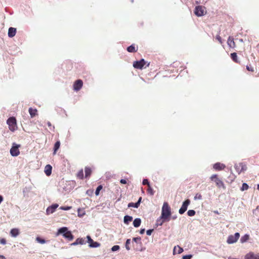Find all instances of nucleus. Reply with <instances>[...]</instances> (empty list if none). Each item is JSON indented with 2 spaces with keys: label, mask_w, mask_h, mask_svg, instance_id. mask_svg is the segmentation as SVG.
I'll list each match as a JSON object with an SVG mask.
<instances>
[{
  "label": "nucleus",
  "mask_w": 259,
  "mask_h": 259,
  "mask_svg": "<svg viewBox=\"0 0 259 259\" xmlns=\"http://www.w3.org/2000/svg\"><path fill=\"white\" fill-rule=\"evenodd\" d=\"M210 180L215 183V184L218 188H223L224 189H225V186L223 182L219 179L217 175H213L211 176Z\"/></svg>",
  "instance_id": "4"
},
{
  "label": "nucleus",
  "mask_w": 259,
  "mask_h": 259,
  "mask_svg": "<svg viewBox=\"0 0 259 259\" xmlns=\"http://www.w3.org/2000/svg\"><path fill=\"white\" fill-rule=\"evenodd\" d=\"M195 14L198 16H202L204 14V7L201 6H196L194 11Z\"/></svg>",
  "instance_id": "9"
},
{
  "label": "nucleus",
  "mask_w": 259,
  "mask_h": 259,
  "mask_svg": "<svg viewBox=\"0 0 259 259\" xmlns=\"http://www.w3.org/2000/svg\"><path fill=\"white\" fill-rule=\"evenodd\" d=\"M131 243V239H128L126 240L125 242V248L127 250H129L130 249V244Z\"/></svg>",
  "instance_id": "35"
},
{
  "label": "nucleus",
  "mask_w": 259,
  "mask_h": 259,
  "mask_svg": "<svg viewBox=\"0 0 259 259\" xmlns=\"http://www.w3.org/2000/svg\"><path fill=\"white\" fill-rule=\"evenodd\" d=\"M246 69L250 72H253L255 70L254 68L251 64H248L246 65Z\"/></svg>",
  "instance_id": "31"
},
{
  "label": "nucleus",
  "mask_w": 259,
  "mask_h": 259,
  "mask_svg": "<svg viewBox=\"0 0 259 259\" xmlns=\"http://www.w3.org/2000/svg\"><path fill=\"white\" fill-rule=\"evenodd\" d=\"M142 184L144 185H147L148 186L150 185V184L147 179H144L143 181Z\"/></svg>",
  "instance_id": "44"
},
{
  "label": "nucleus",
  "mask_w": 259,
  "mask_h": 259,
  "mask_svg": "<svg viewBox=\"0 0 259 259\" xmlns=\"http://www.w3.org/2000/svg\"><path fill=\"white\" fill-rule=\"evenodd\" d=\"M83 85V82L81 79L76 80L73 84V90L75 91L80 90Z\"/></svg>",
  "instance_id": "11"
},
{
  "label": "nucleus",
  "mask_w": 259,
  "mask_h": 259,
  "mask_svg": "<svg viewBox=\"0 0 259 259\" xmlns=\"http://www.w3.org/2000/svg\"><path fill=\"white\" fill-rule=\"evenodd\" d=\"M190 203V200L189 199L186 200L183 203V204L179 210V212L180 214H183L187 209L188 206Z\"/></svg>",
  "instance_id": "10"
},
{
  "label": "nucleus",
  "mask_w": 259,
  "mask_h": 259,
  "mask_svg": "<svg viewBox=\"0 0 259 259\" xmlns=\"http://www.w3.org/2000/svg\"><path fill=\"white\" fill-rule=\"evenodd\" d=\"M47 124H48V126H49V127H51V126H52V124H51V122H49V121H48V122H47Z\"/></svg>",
  "instance_id": "53"
},
{
  "label": "nucleus",
  "mask_w": 259,
  "mask_h": 259,
  "mask_svg": "<svg viewBox=\"0 0 259 259\" xmlns=\"http://www.w3.org/2000/svg\"><path fill=\"white\" fill-rule=\"evenodd\" d=\"M71 245H76L78 244H77V242H76V241H75L74 242L72 243Z\"/></svg>",
  "instance_id": "52"
},
{
  "label": "nucleus",
  "mask_w": 259,
  "mask_h": 259,
  "mask_svg": "<svg viewBox=\"0 0 259 259\" xmlns=\"http://www.w3.org/2000/svg\"><path fill=\"white\" fill-rule=\"evenodd\" d=\"M138 50V47L133 44L127 48V51L130 53H135Z\"/></svg>",
  "instance_id": "17"
},
{
  "label": "nucleus",
  "mask_w": 259,
  "mask_h": 259,
  "mask_svg": "<svg viewBox=\"0 0 259 259\" xmlns=\"http://www.w3.org/2000/svg\"><path fill=\"white\" fill-rule=\"evenodd\" d=\"M141 223V220L139 218L135 219L133 222V225L135 227H139Z\"/></svg>",
  "instance_id": "25"
},
{
  "label": "nucleus",
  "mask_w": 259,
  "mask_h": 259,
  "mask_svg": "<svg viewBox=\"0 0 259 259\" xmlns=\"http://www.w3.org/2000/svg\"><path fill=\"white\" fill-rule=\"evenodd\" d=\"M141 238L140 237H135L133 238V241L138 243V242L140 241Z\"/></svg>",
  "instance_id": "48"
},
{
  "label": "nucleus",
  "mask_w": 259,
  "mask_h": 259,
  "mask_svg": "<svg viewBox=\"0 0 259 259\" xmlns=\"http://www.w3.org/2000/svg\"><path fill=\"white\" fill-rule=\"evenodd\" d=\"M168 221H169L167 220V219H164L162 218V216H160V217L157 220L156 223L157 225L161 226L164 223Z\"/></svg>",
  "instance_id": "23"
},
{
  "label": "nucleus",
  "mask_w": 259,
  "mask_h": 259,
  "mask_svg": "<svg viewBox=\"0 0 259 259\" xmlns=\"http://www.w3.org/2000/svg\"><path fill=\"white\" fill-rule=\"evenodd\" d=\"M202 199V195L200 193H197L196 194L195 196H194V199L195 200H200Z\"/></svg>",
  "instance_id": "39"
},
{
  "label": "nucleus",
  "mask_w": 259,
  "mask_h": 259,
  "mask_svg": "<svg viewBox=\"0 0 259 259\" xmlns=\"http://www.w3.org/2000/svg\"><path fill=\"white\" fill-rule=\"evenodd\" d=\"M153 231V229L148 230L146 232L147 235L148 236L151 235Z\"/></svg>",
  "instance_id": "49"
},
{
  "label": "nucleus",
  "mask_w": 259,
  "mask_h": 259,
  "mask_svg": "<svg viewBox=\"0 0 259 259\" xmlns=\"http://www.w3.org/2000/svg\"><path fill=\"white\" fill-rule=\"evenodd\" d=\"M28 111L31 118L35 117L37 114V110L35 108H29Z\"/></svg>",
  "instance_id": "20"
},
{
  "label": "nucleus",
  "mask_w": 259,
  "mask_h": 259,
  "mask_svg": "<svg viewBox=\"0 0 259 259\" xmlns=\"http://www.w3.org/2000/svg\"><path fill=\"white\" fill-rule=\"evenodd\" d=\"M36 240L38 242L40 243L41 244H44L46 242L45 240L41 239L40 237H37L36 238Z\"/></svg>",
  "instance_id": "40"
},
{
  "label": "nucleus",
  "mask_w": 259,
  "mask_h": 259,
  "mask_svg": "<svg viewBox=\"0 0 259 259\" xmlns=\"http://www.w3.org/2000/svg\"><path fill=\"white\" fill-rule=\"evenodd\" d=\"M240 237L239 233H236L234 235H230L228 237L227 239V243L232 244L236 242Z\"/></svg>",
  "instance_id": "8"
},
{
  "label": "nucleus",
  "mask_w": 259,
  "mask_h": 259,
  "mask_svg": "<svg viewBox=\"0 0 259 259\" xmlns=\"http://www.w3.org/2000/svg\"><path fill=\"white\" fill-rule=\"evenodd\" d=\"M85 171V178H89L92 172L91 168L89 167L86 166L84 168Z\"/></svg>",
  "instance_id": "24"
},
{
  "label": "nucleus",
  "mask_w": 259,
  "mask_h": 259,
  "mask_svg": "<svg viewBox=\"0 0 259 259\" xmlns=\"http://www.w3.org/2000/svg\"><path fill=\"white\" fill-rule=\"evenodd\" d=\"M88 241V243H90V244H92L93 242V240L91 238L90 236H87Z\"/></svg>",
  "instance_id": "46"
},
{
  "label": "nucleus",
  "mask_w": 259,
  "mask_h": 259,
  "mask_svg": "<svg viewBox=\"0 0 259 259\" xmlns=\"http://www.w3.org/2000/svg\"><path fill=\"white\" fill-rule=\"evenodd\" d=\"M141 200H142V197H140L139 198L138 201L136 203H133V202L129 203L128 204V207H135V208H138L139 206H140Z\"/></svg>",
  "instance_id": "16"
},
{
  "label": "nucleus",
  "mask_w": 259,
  "mask_h": 259,
  "mask_svg": "<svg viewBox=\"0 0 259 259\" xmlns=\"http://www.w3.org/2000/svg\"><path fill=\"white\" fill-rule=\"evenodd\" d=\"M16 33V29L14 27H10L8 30V36L10 37H13L14 36Z\"/></svg>",
  "instance_id": "19"
},
{
  "label": "nucleus",
  "mask_w": 259,
  "mask_h": 259,
  "mask_svg": "<svg viewBox=\"0 0 259 259\" xmlns=\"http://www.w3.org/2000/svg\"><path fill=\"white\" fill-rule=\"evenodd\" d=\"M100 245V244L97 242H94L93 241V242L90 244V246L91 247H99Z\"/></svg>",
  "instance_id": "33"
},
{
  "label": "nucleus",
  "mask_w": 259,
  "mask_h": 259,
  "mask_svg": "<svg viewBox=\"0 0 259 259\" xmlns=\"http://www.w3.org/2000/svg\"><path fill=\"white\" fill-rule=\"evenodd\" d=\"M144 232H145L144 229H141L140 232V234H143Z\"/></svg>",
  "instance_id": "51"
},
{
  "label": "nucleus",
  "mask_w": 259,
  "mask_h": 259,
  "mask_svg": "<svg viewBox=\"0 0 259 259\" xmlns=\"http://www.w3.org/2000/svg\"><path fill=\"white\" fill-rule=\"evenodd\" d=\"M71 208V206H61L60 209L64 210H68Z\"/></svg>",
  "instance_id": "42"
},
{
  "label": "nucleus",
  "mask_w": 259,
  "mask_h": 259,
  "mask_svg": "<svg viewBox=\"0 0 259 259\" xmlns=\"http://www.w3.org/2000/svg\"><path fill=\"white\" fill-rule=\"evenodd\" d=\"M257 189L259 190V184L257 185Z\"/></svg>",
  "instance_id": "58"
},
{
  "label": "nucleus",
  "mask_w": 259,
  "mask_h": 259,
  "mask_svg": "<svg viewBox=\"0 0 259 259\" xmlns=\"http://www.w3.org/2000/svg\"><path fill=\"white\" fill-rule=\"evenodd\" d=\"M58 207V204H54L51 206L48 207L46 210V212L47 214H50L53 213L56 210V209Z\"/></svg>",
  "instance_id": "12"
},
{
  "label": "nucleus",
  "mask_w": 259,
  "mask_h": 259,
  "mask_svg": "<svg viewBox=\"0 0 259 259\" xmlns=\"http://www.w3.org/2000/svg\"><path fill=\"white\" fill-rule=\"evenodd\" d=\"M0 258L2 259H5V257L3 255H0Z\"/></svg>",
  "instance_id": "55"
},
{
  "label": "nucleus",
  "mask_w": 259,
  "mask_h": 259,
  "mask_svg": "<svg viewBox=\"0 0 259 259\" xmlns=\"http://www.w3.org/2000/svg\"><path fill=\"white\" fill-rule=\"evenodd\" d=\"M249 188L248 185L246 183H243L242 184V187L241 188L240 190L242 191H243L244 190H247Z\"/></svg>",
  "instance_id": "32"
},
{
  "label": "nucleus",
  "mask_w": 259,
  "mask_h": 259,
  "mask_svg": "<svg viewBox=\"0 0 259 259\" xmlns=\"http://www.w3.org/2000/svg\"><path fill=\"white\" fill-rule=\"evenodd\" d=\"M227 44L229 47L234 48L236 47L235 42L234 41V38L232 36H229L227 40Z\"/></svg>",
  "instance_id": "15"
},
{
  "label": "nucleus",
  "mask_w": 259,
  "mask_h": 259,
  "mask_svg": "<svg viewBox=\"0 0 259 259\" xmlns=\"http://www.w3.org/2000/svg\"><path fill=\"white\" fill-rule=\"evenodd\" d=\"M192 257V255L189 254V255H184L183 256V259H191Z\"/></svg>",
  "instance_id": "45"
},
{
  "label": "nucleus",
  "mask_w": 259,
  "mask_h": 259,
  "mask_svg": "<svg viewBox=\"0 0 259 259\" xmlns=\"http://www.w3.org/2000/svg\"><path fill=\"white\" fill-rule=\"evenodd\" d=\"M249 239V236L247 235H244V236H243L241 238V242H245L246 241H247L248 239Z\"/></svg>",
  "instance_id": "38"
},
{
  "label": "nucleus",
  "mask_w": 259,
  "mask_h": 259,
  "mask_svg": "<svg viewBox=\"0 0 259 259\" xmlns=\"http://www.w3.org/2000/svg\"><path fill=\"white\" fill-rule=\"evenodd\" d=\"M215 38L217 40H218L219 41V42L220 43V44H222L223 43V41H222V39L221 38V37L219 35H217L215 37Z\"/></svg>",
  "instance_id": "43"
},
{
  "label": "nucleus",
  "mask_w": 259,
  "mask_h": 259,
  "mask_svg": "<svg viewBox=\"0 0 259 259\" xmlns=\"http://www.w3.org/2000/svg\"><path fill=\"white\" fill-rule=\"evenodd\" d=\"M52 167L51 165L48 164L45 167V172L47 176H50L52 174Z\"/></svg>",
  "instance_id": "18"
},
{
  "label": "nucleus",
  "mask_w": 259,
  "mask_h": 259,
  "mask_svg": "<svg viewBox=\"0 0 259 259\" xmlns=\"http://www.w3.org/2000/svg\"><path fill=\"white\" fill-rule=\"evenodd\" d=\"M7 123L9 126V129L12 132H14L17 128L16 119L15 117H10L7 119Z\"/></svg>",
  "instance_id": "3"
},
{
  "label": "nucleus",
  "mask_w": 259,
  "mask_h": 259,
  "mask_svg": "<svg viewBox=\"0 0 259 259\" xmlns=\"http://www.w3.org/2000/svg\"><path fill=\"white\" fill-rule=\"evenodd\" d=\"M120 183L122 184H125L127 183V182H126V180H124V179H121L120 181Z\"/></svg>",
  "instance_id": "50"
},
{
  "label": "nucleus",
  "mask_w": 259,
  "mask_h": 259,
  "mask_svg": "<svg viewBox=\"0 0 259 259\" xmlns=\"http://www.w3.org/2000/svg\"><path fill=\"white\" fill-rule=\"evenodd\" d=\"M256 77H259V71L257 72V74L255 75Z\"/></svg>",
  "instance_id": "56"
},
{
  "label": "nucleus",
  "mask_w": 259,
  "mask_h": 259,
  "mask_svg": "<svg viewBox=\"0 0 259 259\" xmlns=\"http://www.w3.org/2000/svg\"><path fill=\"white\" fill-rule=\"evenodd\" d=\"M10 234L12 237H16L19 234V230L16 228L12 229L10 231Z\"/></svg>",
  "instance_id": "22"
},
{
  "label": "nucleus",
  "mask_w": 259,
  "mask_h": 259,
  "mask_svg": "<svg viewBox=\"0 0 259 259\" xmlns=\"http://www.w3.org/2000/svg\"><path fill=\"white\" fill-rule=\"evenodd\" d=\"M245 259H259V255L251 252L245 255Z\"/></svg>",
  "instance_id": "13"
},
{
  "label": "nucleus",
  "mask_w": 259,
  "mask_h": 259,
  "mask_svg": "<svg viewBox=\"0 0 259 259\" xmlns=\"http://www.w3.org/2000/svg\"><path fill=\"white\" fill-rule=\"evenodd\" d=\"M102 189V186L99 185L96 189L95 191V194L97 196L99 194L100 190Z\"/></svg>",
  "instance_id": "37"
},
{
  "label": "nucleus",
  "mask_w": 259,
  "mask_h": 259,
  "mask_svg": "<svg viewBox=\"0 0 259 259\" xmlns=\"http://www.w3.org/2000/svg\"><path fill=\"white\" fill-rule=\"evenodd\" d=\"M183 249L179 246H175L173 250V254H180L183 252Z\"/></svg>",
  "instance_id": "21"
},
{
  "label": "nucleus",
  "mask_w": 259,
  "mask_h": 259,
  "mask_svg": "<svg viewBox=\"0 0 259 259\" xmlns=\"http://www.w3.org/2000/svg\"><path fill=\"white\" fill-rule=\"evenodd\" d=\"M57 234H63V237L67 239L69 241H71L73 239V235L70 231H68L67 227H62L59 229Z\"/></svg>",
  "instance_id": "2"
},
{
  "label": "nucleus",
  "mask_w": 259,
  "mask_h": 259,
  "mask_svg": "<svg viewBox=\"0 0 259 259\" xmlns=\"http://www.w3.org/2000/svg\"><path fill=\"white\" fill-rule=\"evenodd\" d=\"M3 200V198L2 196L0 195V204L1 203V202H2Z\"/></svg>",
  "instance_id": "54"
},
{
  "label": "nucleus",
  "mask_w": 259,
  "mask_h": 259,
  "mask_svg": "<svg viewBox=\"0 0 259 259\" xmlns=\"http://www.w3.org/2000/svg\"><path fill=\"white\" fill-rule=\"evenodd\" d=\"M146 64V62L144 59H141L140 61H136L133 63V67L135 68L138 69H142L145 65Z\"/></svg>",
  "instance_id": "6"
},
{
  "label": "nucleus",
  "mask_w": 259,
  "mask_h": 259,
  "mask_svg": "<svg viewBox=\"0 0 259 259\" xmlns=\"http://www.w3.org/2000/svg\"><path fill=\"white\" fill-rule=\"evenodd\" d=\"M234 167L238 174H240L241 172L245 171L247 169L246 165L243 163L236 164Z\"/></svg>",
  "instance_id": "7"
},
{
  "label": "nucleus",
  "mask_w": 259,
  "mask_h": 259,
  "mask_svg": "<svg viewBox=\"0 0 259 259\" xmlns=\"http://www.w3.org/2000/svg\"><path fill=\"white\" fill-rule=\"evenodd\" d=\"M20 147V145L13 143L12 148L10 149V154L12 156H17L20 154V151L19 148Z\"/></svg>",
  "instance_id": "5"
},
{
  "label": "nucleus",
  "mask_w": 259,
  "mask_h": 259,
  "mask_svg": "<svg viewBox=\"0 0 259 259\" xmlns=\"http://www.w3.org/2000/svg\"><path fill=\"white\" fill-rule=\"evenodd\" d=\"M76 177L77 178L80 180H82L83 179V169H80L76 174Z\"/></svg>",
  "instance_id": "29"
},
{
  "label": "nucleus",
  "mask_w": 259,
  "mask_h": 259,
  "mask_svg": "<svg viewBox=\"0 0 259 259\" xmlns=\"http://www.w3.org/2000/svg\"><path fill=\"white\" fill-rule=\"evenodd\" d=\"M150 65V62H148L147 64V67H149Z\"/></svg>",
  "instance_id": "57"
},
{
  "label": "nucleus",
  "mask_w": 259,
  "mask_h": 259,
  "mask_svg": "<svg viewBox=\"0 0 259 259\" xmlns=\"http://www.w3.org/2000/svg\"><path fill=\"white\" fill-rule=\"evenodd\" d=\"M147 193L148 194H150L151 196L153 195L154 194V191L150 185L148 186Z\"/></svg>",
  "instance_id": "30"
},
{
  "label": "nucleus",
  "mask_w": 259,
  "mask_h": 259,
  "mask_svg": "<svg viewBox=\"0 0 259 259\" xmlns=\"http://www.w3.org/2000/svg\"><path fill=\"white\" fill-rule=\"evenodd\" d=\"M75 241L77 242V244L82 245L85 243L84 240L82 238H77Z\"/></svg>",
  "instance_id": "34"
},
{
  "label": "nucleus",
  "mask_w": 259,
  "mask_h": 259,
  "mask_svg": "<svg viewBox=\"0 0 259 259\" xmlns=\"http://www.w3.org/2000/svg\"><path fill=\"white\" fill-rule=\"evenodd\" d=\"M171 214L170 207L167 202H164L162 207L161 216L164 219H167L169 221Z\"/></svg>",
  "instance_id": "1"
},
{
  "label": "nucleus",
  "mask_w": 259,
  "mask_h": 259,
  "mask_svg": "<svg viewBox=\"0 0 259 259\" xmlns=\"http://www.w3.org/2000/svg\"><path fill=\"white\" fill-rule=\"evenodd\" d=\"M231 58L233 60L234 62L235 63H239V60H238V57L237 54L236 53H233L231 54Z\"/></svg>",
  "instance_id": "26"
},
{
  "label": "nucleus",
  "mask_w": 259,
  "mask_h": 259,
  "mask_svg": "<svg viewBox=\"0 0 259 259\" xmlns=\"http://www.w3.org/2000/svg\"><path fill=\"white\" fill-rule=\"evenodd\" d=\"M225 167L226 166L225 164L220 162L215 163L213 166V168L215 169L216 170H223L225 168Z\"/></svg>",
  "instance_id": "14"
},
{
  "label": "nucleus",
  "mask_w": 259,
  "mask_h": 259,
  "mask_svg": "<svg viewBox=\"0 0 259 259\" xmlns=\"http://www.w3.org/2000/svg\"><path fill=\"white\" fill-rule=\"evenodd\" d=\"M0 243L2 244H6V240L5 238H0Z\"/></svg>",
  "instance_id": "47"
},
{
  "label": "nucleus",
  "mask_w": 259,
  "mask_h": 259,
  "mask_svg": "<svg viewBox=\"0 0 259 259\" xmlns=\"http://www.w3.org/2000/svg\"><path fill=\"white\" fill-rule=\"evenodd\" d=\"M60 146V141H57L54 145V154L56 153L57 151L59 149Z\"/></svg>",
  "instance_id": "28"
},
{
  "label": "nucleus",
  "mask_w": 259,
  "mask_h": 259,
  "mask_svg": "<svg viewBox=\"0 0 259 259\" xmlns=\"http://www.w3.org/2000/svg\"><path fill=\"white\" fill-rule=\"evenodd\" d=\"M119 246L118 245H114L113 246L111 249L113 251H117L119 249Z\"/></svg>",
  "instance_id": "41"
},
{
  "label": "nucleus",
  "mask_w": 259,
  "mask_h": 259,
  "mask_svg": "<svg viewBox=\"0 0 259 259\" xmlns=\"http://www.w3.org/2000/svg\"><path fill=\"white\" fill-rule=\"evenodd\" d=\"M133 220V218L130 215H125L124 217V223L126 224H128V223L131 222Z\"/></svg>",
  "instance_id": "27"
},
{
  "label": "nucleus",
  "mask_w": 259,
  "mask_h": 259,
  "mask_svg": "<svg viewBox=\"0 0 259 259\" xmlns=\"http://www.w3.org/2000/svg\"><path fill=\"white\" fill-rule=\"evenodd\" d=\"M195 211L194 210H189L187 212V214L190 217L194 216L195 214Z\"/></svg>",
  "instance_id": "36"
}]
</instances>
